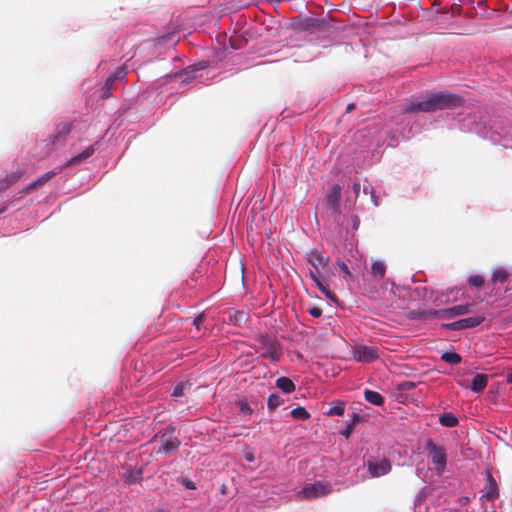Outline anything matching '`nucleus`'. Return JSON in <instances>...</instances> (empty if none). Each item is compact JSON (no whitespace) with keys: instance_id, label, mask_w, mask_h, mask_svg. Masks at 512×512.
Segmentation results:
<instances>
[{"instance_id":"f257e3e1","label":"nucleus","mask_w":512,"mask_h":512,"mask_svg":"<svg viewBox=\"0 0 512 512\" xmlns=\"http://www.w3.org/2000/svg\"><path fill=\"white\" fill-rule=\"evenodd\" d=\"M463 104L461 96L450 91L431 93L428 98L411 102L404 107L406 113H431L438 110L455 109Z\"/></svg>"},{"instance_id":"f03ea898","label":"nucleus","mask_w":512,"mask_h":512,"mask_svg":"<svg viewBox=\"0 0 512 512\" xmlns=\"http://www.w3.org/2000/svg\"><path fill=\"white\" fill-rule=\"evenodd\" d=\"M425 449L428 451V457L430 458L435 469L438 473H442L447 465V454L446 450L436 445L432 439H428L425 444Z\"/></svg>"},{"instance_id":"7ed1b4c3","label":"nucleus","mask_w":512,"mask_h":512,"mask_svg":"<svg viewBox=\"0 0 512 512\" xmlns=\"http://www.w3.org/2000/svg\"><path fill=\"white\" fill-rule=\"evenodd\" d=\"M72 130V123L68 121L60 122L56 125L54 133L51 134L45 141L48 146H51L47 153L55 150L57 146L64 145L68 135Z\"/></svg>"},{"instance_id":"20e7f679","label":"nucleus","mask_w":512,"mask_h":512,"mask_svg":"<svg viewBox=\"0 0 512 512\" xmlns=\"http://www.w3.org/2000/svg\"><path fill=\"white\" fill-rule=\"evenodd\" d=\"M365 465L369 475L373 478H378L387 475L392 470V463L388 458H372L366 460Z\"/></svg>"},{"instance_id":"39448f33","label":"nucleus","mask_w":512,"mask_h":512,"mask_svg":"<svg viewBox=\"0 0 512 512\" xmlns=\"http://www.w3.org/2000/svg\"><path fill=\"white\" fill-rule=\"evenodd\" d=\"M472 307H473L472 303L460 304V305H455L450 308H444V309L430 311L428 313V315L431 318L452 319V318H455L460 315L468 314L471 311Z\"/></svg>"},{"instance_id":"423d86ee","label":"nucleus","mask_w":512,"mask_h":512,"mask_svg":"<svg viewBox=\"0 0 512 512\" xmlns=\"http://www.w3.org/2000/svg\"><path fill=\"white\" fill-rule=\"evenodd\" d=\"M261 354L260 356L264 359H270L273 362H277L281 357V349L278 343L268 336H262L261 340Z\"/></svg>"},{"instance_id":"0eeeda50","label":"nucleus","mask_w":512,"mask_h":512,"mask_svg":"<svg viewBox=\"0 0 512 512\" xmlns=\"http://www.w3.org/2000/svg\"><path fill=\"white\" fill-rule=\"evenodd\" d=\"M332 491V488L328 484L322 482H316L313 484L306 485L299 493L303 499H314L321 496L328 495Z\"/></svg>"},{"instance_id":"6e6552de","label":"nucleus","mask_w":512,"mask_h":512,"mask_svg":"<svg viewBox=\"0 0 512 512\" xmlns=\"http://www.w3.org/2000/svg\"><path fill=\"white\" fill-rule=\"evenodd\" d=\"M160 442L161 448L159 451L164 454L178 450L181 444L180 440L174 435V428H167L161 435Z\"/></svg>"},{"instance_id":"1a4fd4ad","label":"nucleus","mask_w":512,"mask_h":512,"mask_svg":"<svg viewBox=\"0 0 512 512\" xmlns=\"http://www.w3.org/2000/svg\"><path fill=\"white\" fill-rule=\"evenodd\" d=\"M353 357L358 362L371 363L376 360L379 355L376 348L367 345H359L353 349Z\"/></svg>"},{"instance_id":"9d476101","label":"nucleus","mask_w":512,"mask_h":512,"mask_svg":"<svg viewBox=\"0 0 512 512\" xmlns=\"http://www.w3.org/2000/svg\"><path fill=\"white\" fill-rule=\"evenodd\" d=\"M485 320L483 315L472 316L463 318L452 323L444 324L443 326L449 330H463L466 328H473L480 325Z\"/></svg>"},{"instance_id":"9b49d317","label":"nucleus","mask_w":512,"mask_h":512,"mask_svg":"<svg viewBox=\"0 0 512 512\" xmlns=\"http://www.w3.org/2000/svg\"><path fill=\"white\" fill-rule=\"evenodd\" d=\"M340 199H341V187L338 184H334L327 196H326V203L328 207L332 210V213L335 215H339L340 210Z\"/></svg>"},{"instance_id":"f8f14e48","label":"nucleus","mask_w":512,"mask_h":512,"mask_svg":"<svg viewBox=\"0 0 512 512\" xmlns=\"http://www.w3.org/2000/svg\"><path fill=\"white\" fill-rule=\"evenodd\" d=\"M489 377L486 374L478 373L475 374L472 380L471 385L469 386L467 381H458V384L464 388H470L473 392L480 393L482 392L487 384Z\"/></svg>"},{"instance_id":"ddd939ff","label":"nucleus","mask_w":512,"mask_h":512,"mask_svg":"<svg viewBox=\"0 0 512 512\" xmlns=\"http://www.w3.org/2000/svg\"><path fill=\"white\" fill-rule=\"evenodd\" d=\"M307 261L318 271L327 266L329 258L324 257L317 249H313L307 253Z\"/></svg>"},{"instance_id":"4468645a","label":"nucleus","mask_w":512,"mask_h":512,"mask_svg":"<svg viewBox=\"0 0 512 512\" xmlns=\"http://www.w3.org/2000/svg\"><path fill=\"white\" fill-rule=\"evenodd\" d=\"M499 496V490L496 480L490 471H487V483L485 485V493L483 494V498L487 500H494Z\"/></svg>"},{"instance_id":"2eb2a0df","label":"nucleus","mask_w":512,"mask_h":512,"mask_svg":"<svg viewBox=\"0 0 512 512\" xmlns=\"http://www.w3.org/2000/svg\"><path fill=\"white\" fill-rule=\"evenodd\" d=\"M95 152V148L93 145L87 147L83 152L80 154L70 158L63 167L60 168L59 172H61L64 168L80 164L81 162L85 161L89 157H91Z\"/></svg>"},{"instance_id":"dca6fc26","label":"nucleus","mask_w":512,"mask_h":512,"mask_svg":"<svg viewBox=\"0 0 512 512\" xmlns=\"http://www.w3.org/2000/svg\"><path fill=\"white\" fill-rule=\"evenodd\" d=\"M122 478L126 484L132 485L142 480L143 471L141 468L129 467L123 473Z\"/></svg>"},{"instance_id":"f3484780","label":"nucleus","mask_w":512,"mask_h":512,"mask_svg":"<svg viewBox=\"0 0 512 512\" xmlns=\"http://www.w3.org/2000/svg\"><path fill=\"white\" fill-rule=\"evenodd\" d=\"M23 175V171L17 170L0 179V193L15 184Z\"/></svg>"},{"instance_id":"a211bd4d","label":"nucleus","mask_w":512,"mask_h":512,"mask_svg":"<svg viewBox=\"0 0 512 512\" xmlns=\"http://www.w3.org/2000/svg\"><path fill=\"white\" fill-rule=\"evenodd\" d=\"M324 24L323 21L316 18H306L303 21H300L297 25V28L302 31H307L311 29H319Z\"/></svg>"},{"instance_id":"6ab92c4d","label":"nucleus","mask_w":512,"mask_h":512,"mask_svg":"<svg viewBox=\"0 0 512 512\" xmlns=\"http://www.w3.org/2000/svg\"><path fill=\"white\" fill-rule=\"evenodd\" d=\"M276 387L284 393H292L295 391V384L288 377H280L276 380Z\"/></svg>"},{"instance_id":"aec40b11","label":"nucleus","mask_w":512,"mask_h":512,"mask_svg":"<svg viewBox=\"0 0 512 512\" xmlns=\"http://www.w3.org/2000/svg\"><path fill=\"white\" fill-rule=\"evenodd\" d=\"M364 397L366 401L376 406H380L384 403L383 396L376 391L366 390L364 392Z\"/></svg>"},{"instance_id":"412c9836","label":"nucleus","mask_w":512,"mask_h":512,"mask_svg":"<svg viewBox=\"0 0 512 512\" xmlns=\"http://www.w3.org/2000/svg\"><path fill=\"white\" fill-rule=\"evenodd\" d=\"M386 273V265L382 261H375L371 266V274L376 279L384 278Z\"/></svg>"},{"instance_id":"4be33fe9","label":"nucleus","mask_w":512,"mask_h":512,"mask_svg":"<svg viewBox=\"0 0 512 512\" xmlns=\"http://www.w3.org/2000/svg\"><path fill=\"white\" fill-rule=\"evenodd\" d=\"M439 423L445 427H455L458 424V419L452 413H443L439 416Z\"/></svg>"},{"instance_id":"5701e85b","label":"nucleus","mask_w":512,"mask_h":512,"mask_svg":"<svg viewBox=\"0 0 512 512\" xmlns=\"http://www.w3.org/2000/svg\"><path fill=\"white\" fill-rule=\"evenodd\" d=\"M441 359L449 364H459L462 361L461 356L458 353L455 352H444L441 355Z\"/></svg>"},{"instance_id":"b1692460","label":"nucleus","mask_w":512,"mask_h":512,"mask_svg":"<svg viewBox=\"0 0 512 512\" xmlns=\"http://www.w3.org/2000/svg\"><path fill=\"white\" fill-rule=\"evenodd\" d=\"M291 416L294 419L307 420L310 417V414L304 407H296L292 409Z\"/></svg>"},{"instance_id":"393cba45","label":"nucleus","mask_w":512,"mask_h":512,"mask_svg":"<svg viewBox=\"0 0 512 512\" xmlns=\"http://www.w3.org/2000/svg\"><path fill=\"white\" fill-rule=\"evenodd\" d=\"M281 403L282 400L278 394H271L267 400V407L269 410L273 411L276 408H278L281 405Z\"/></svg>"},{"instance_id":"a878e982","label":"nucleus","mask_w":512,"mask_h":512,"mask_svg":"<svg viewBox=\"0 0 512 512\" xmlns=\"http://www.w3.org/2000/svg\"><path fill=\"white\" fill-rule=\"evenodd\" d=\"M345 412V405L343 402H336L327 412V415L342 416Z\"/></svg>"},{"instance_id":"bb28decb","label":"nucleus","mask_w":512,"mask_h":512,"mask_svg":"<svg viewBox=\"0 0 512 512\" xmlns=\"http://www.w3.org/2000/svg\"><path fill=\"white\" fill-rule=\"evenodd\" d=\"M316 286L319 288V290L330 300L335 301L336 296L335 294L328 288L327 285H325L321 280L316 281Z\"/></svg>"},{"instance_id":"cd10ccee","label":"nucleus","mask_w":512,"mask_h":512,"mask_svg":"<svg viewBox=\"0 0 512 512\" xmlns=\"http://www.w3.org/2000/svg\"><path fill=\"white\" fill-rule=\"evenodd\" d=\"M508 278V273L504 269H498L492 274V281L497 283H504Z\"/></svg>"},{"instance_id":"c85d7f7f","label":"nucleus","mask_w":512,"mask_h":512,"mask_svg":"<svg viewBox=\"0 0 512 512\" xmlns=\"http://www.w3.org/2000/svg\"><path fill=\"white\" fill-rule=\"evenodd\" d=\"M114 82L115 81L113 80V78H110V77L107 78V80L105 81V84L102 88V90H103L102 98L107 99V98L111 97L110 90H111Z\"/></svg>"},{"instance_id":"c756f323","label":"nucleus","mask_w":512,"mask_h":512,"mask_svg":"<svg viewBox=\"0 0 512 512\" xmlns=\"http://www.w3.org/2000/svg\"><path fill=\"white\" fill-rule=\"evenodd\" d=\"M468 283L471 286L480 288L484 285V278L481 275H472L468 278Z\"/></svg>"},{"instance_id":"7c9ffc66","label":"nucleus","mask_w":512,"mask_h":512,"mask_svg":"<svg viewBox=\"0 0 512 512\" xmlns=\"http://www.w3.org/2000/svg\"><path fill=\"white\" fill-rule=\"evenodd\" d=\"M127 75V70H126V67L125 66H120L116 69L115 73L112 74L111 76H109L110 78H113V80H122L126 77Z\"/></svg>"},{"instance_id":"2f4dec72","label":"nucleus","mask_w":512,"mask_h":512,"mask_svg":"<svg viewBox=\"0 0 512 512\" xmlns=\"http://www.w3.org/2000/svg\"><path fill=\"white\" fill-rule=\"evenodd\" d=\"M416 387V384L412 381H403L398 384V390L400 391H410Z\"/></svg>"},{"instance_id":"473e14b6","label":"nucleus","mask_w":512,"mask_h":512,"mask_svg":"<svg viewBox=\"0 0 512 512\" xmlns=\"http://www.w3.org/2000/svg\"><path fill=\"white\" fill-rule=\"evenodd\" d=\"M57 174V172L54 171H48L44 175H42L40 178L36 180V183H39L40 185H43L47 181H49L52 177H54Z\"/></svg>"},{"instance_id":"72a5a7b5","label":"nucleus","mask_w":512,"mask_h":512,"mask_svg":"<svg viewBox=\"0 0 512 512\" xmlns=\"http://www.w3.org/2000/svg\"><path fill=\"white\" fill-rule=\"evenodd\" d=\"M308 313L315 318H318L322 315V309L319 307H312L308 309Z\"/></svg>"},{"instance_id":"f704fd0d","label":"nucleus","mask_w":512,"mask_h":512,"mask_svg":"<svg viewBox=\"0 0 512 512\" xmlns=\"http://www.w3.org/2000/svg\"><path fill=\"white\" fill-rule=\"evenodd\" d=\"M183 388H184V385L182 383L176 385L174 390H173L172 396L173 397H180V396H182L183 395Z\"/></svg>"},{"instance_id":"c9c22d12","label":"nucleus","mask_w":512,"mask_h":512,"mask_svg":"<svg viewBox=\"0 0 512 512\" xmlns=\"http://www.w3.org/2000/svg\"><path fill=\"white\" fill-rule=\"evenodd\" d=\"M337 264H338V266H339L340 270H341V271H342V272H343L347 277H351V276H352V275H351V273H350V271H349L348 266H347L344 262H342V261H338V262H337Z\"/></svg>"},{"instance_id":"e433bc0d","label":"nucleus","mask_w":512,"mask_h":512,"mask_svg":"<svg viewBox=\"0 0 512 512\" xmlns=\"http://www.w3.org/2000/svg\"><path fill=\"white\" fill-rule=\"evenodd\" d=\"M354 429V423H350L342 432L341 434L345 437V438H349L352 431Z\"/></svg>"},{"instance_id":"4c0bfd02","label":"nucleus","mask_w":512,"mask_h":512,"mask_svg":"<svg viewBox=\"0 0 512 512\" xmlns=\"http://www.w3.org/2000/svg\"><path fill=\"white\" fill-rule=\"evenodd\" d=\"M181 483L187 488V489H196V485L193 481L183 478L181 480Z\"/></svg>"},{"instance_id":"58836bf2","label":"nucleus","mask_w":512,"mask_h":512,"mask_svg":"<svg viewBox=\"0 0 512 512\" xmlns=\"http://www.w3.org/2000/svg\"><path fill=\"white\" fill-rule=\"evenodd\" d=\"M240 410L243 413H251L252 412V409L250 408V406L247 403H244V402L240 403Z\"/></svg>"},{"instance_id":"ea45409f","label":"nucleus","mask_w":512,"mask_h":512,"mask_svg":"<svg viewBox=\"0 0 512 512\" xmlns=\"http://www.w3.org/2000/svg\"><path fill=\"white\" fill-rule=\"evenodd\" d=\"M204 319V316L201 314V315H198L195 319H194V322L193 324L198 328L199 325L202 323Z\"/></svg>"},{"instance_id":"a19ab883","label":"nucleus","mask_w":512,"mask_h":512,"mask_svg":"<svg viewBox=\"0 0 512 512\" xmlns=\"http://www.w3.org/2000/svg\"><path fill=\"white\" fill-rule=\"evenodd\" d=\"M37 186H40V184H39V183H36V180H35L34 182L30 183V184L25 188V190H24V191H25V192H28V191H30L31 189L36 188Z\"/></svg>"},{"instance_id":"79ce46f5","label":"nucleus","mask_w":512,"mask_h":512,"mask_svg":"<svg viewBox=\"0 0 512 512\" xmlns=\"http://www.w3.org/2000/svg\"><path fill=\"white\" fill-rule=\"evenodd\" d=\"M360 184L359 183H354L353 185V190H354V193H355V196L358 197L359 196V192H360Z\"/></svg>"},{"instance_id":"37998d69","label":"nucleus","mask_w":512,"mask_h":512,"mask_svg":"<svg viewBox=\"0 0 512 512\" xmlns=\"http://www.w3.org/2000/svg\"><path fill=\"white\" fill-rule=\"evenodd\" d=\"M309 275L314 283H316V281H320V278L317 276V274L315 272L310 271Z\"/></svg>"},{"instance_id":"c03bdc74","label":"nucleus","mask_w":512,"mask_h":512,"mask_svg":"<svg viewBox=\"0 0 512 512\" xmlns=\"http://www.w3.org/2000/svg\"><path fill=\"white\" fill-rule=\"evenodd\" d=\"M246 460H247V461H250V462H251V461H253V460H254V456H253V454H252V453H248V454H246Z\"/></svg>"},{"instance_id":"a18cd8bd","label":"nucleus","mask_w":512,"mask_h":512,"mask_svg":"<svg viewBox=\"0 0 512 512\" xmlns=\"http://www.w3.org/2000/svg\"><path fill=\"white\" fill-rule=\"evenodd\" d=\"M354 108H355V104L351 103V104H349V105L347 106L346 111H347V112H350V111H352Z\"/></svg>"},{"instance_id":"49530a36","label":"nucleus","mask_w":512,"mask_h":512,"mask_svg":"<svg viewBox=\"0 0 512 512\" xmlns=\"http://www.w3.org/2000/svg\"><path fill=\"white\" fill-rule=\"evenodd\" d=\"M506 381L512 384V372L507 374Z\"/></svg>"},{"instance_id":"de8ad7c7","label":"nucleus","mask_w":512,"mask_h":512,"mask_svg":"<svg viewBox=\"0 0 512 512\" xmlns=\"http://www.w3.org/2000/svg\"><path fill=\"white\" fill-rule=\"evenodd\" d=\"M359 420V416L357 414H354V421H358Z\"/></svg>"},{"instance_id":"09e8293b","label":"nucleus","mask_w":512,"mask_h":512,"mask_svg":"<svg viewBox=\"0 0 512 512\" xmlns=\"http://www.w3.org/2000/svg\"><path fill=\"white\" fill-rule=\"evenodd\" d=\"M225 489H226V486H225V485H222L221 492H222V493H225Z\"/></svg>"},{"instance_id":"8fccbe9b","label":"nucleus","mask_w":512,"mask_h":512,"mask_svg":"<svg viewBox=\"0 0 512 512\" xmlns=\"http://www.w3.org/2000/svg\"><path fill=\"white\" fill-rule=\"evenodd\" d=\"M364 193L367 194L368 193V188L367 187H364Z\"/></svg>"},{"instance_id":"3c124183","label":"nucleus","mask_w":512,"mask_h":512,"mask_svg":"<svg viewBox=\"0 0 512 512\" xmlns=\"http://www.w3.org/2000/svg\"><path fill=\"white\" fill-rule=\"evenodd\" d=\"M5 211V207L0 209V214Z\"/></svg>"},{"instance_id":"603ef678","label":"nucleus","mask_w":512,"mask_h":512,"mask_svg":"<svg viewBox=\"0 0 512 512\" xmlns=\"http://www.w3.org/2000/svg\"><path fill=\"white\" fill-rule=\"evenodd\" d=\"M484 512H486V511H484ZM492 512H496V511H492Z\"/></svg>"}]
</instances>
